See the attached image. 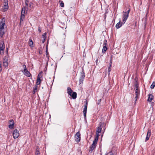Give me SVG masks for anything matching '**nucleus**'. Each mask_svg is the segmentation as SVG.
I'll return each mask as SVG.
<instances>
[{"instance_id":"11","label":"nucleus","mask_w":155,"mask_h":155,"mask_svg":"<svg viewBox=\"0 0 155 155\" xmlns=\"http://www.w3.org/2000/svg\"><path fill=\"white\" fill-rule=\"evenodd\" d=\"M5 19L3 18L2 19V21L0 22V30H4V26L5 24Z\"/></svg>"},{"instance_id":"12","label":"nucleus","mask_w":155,"mask_h":155,"mask_svg":"<svg viewBox=\"0 0 155 155\" xmlns=\"http://www.w3.org/2000/svg\"><path fill=\"white\" fill-rule=\"evenodd\" d=\"M104 124V123L102 122H100L99 124V126L97 127V130H96L97 132L98 133L101 132L102 129V125Z\"/></svg>"},{"instance_id":"1","label":"nucleus","mask_w":155,"mask_h":155,"mask_svg":"<svg viewBox=\"0 0 155 155\" xmlns=\"http://www.w3.org/2000/svg\"><path fill=\"white\" fill-rule=\"evenodd\" d=\"M134 90L135 91V94H136L135 99V101H136L138 97L140 95V90L138 88V85L137 81L136 78L134 79Z\"/></svg>"},{"instance_id":"47","label":"nucleus","mask_w":155,"mask_h":155,"mask_svg":"<svg viewBox=\"0 0 155 155\" xmlns=\"http://www.w3.org/2000/svg\"><path fill=\"white\" fill-rule=\"evenodd\" d=\"M29 0H25V2H29Z\"/></svg>"},{"instance_id":"30","label":"nucleus","mask_w":155,"mask_h":155,"mask_svg":"<svg viewBox=\"0 0 155 155\" xmlns=\"http://www.w3.org/2000/svg\"><path fill=\"white\" fill-rule=\"evenodd\" d=\"M111 66L110 65H109L108 68V72L109 73V74L110 72V71L111 70Z\"/></svg>"},{"instance_id":"32","label":"nucleus","mask_w":155,"mask_h":155,"mask_svg":"<svg viewBox=\"0 0 155 155\" xmlns=\"http://www.w3.org/2000/svg\"><path fill=\"white\" fill-rule=\"evenodd\" d=\"M104 46H107V40H105L104 41Z\"/></svg>"},{"instance_id":"35","label":"nucleus","mask_w":155,"mask_h":155,"mask_svg":"<svg viewBox=\"0 0 155 155\" xmlns=\"http://www.w3.org/2000/svg\"><path fill=\"white\" fill-rule=\"evenodd\" d=\"M60 6L61 7H64V4L63 2H61L60 3Z\"/></svg>"},{"instance_id":"23","label":"nucleus","mask_w":155,"mask_h":155,"mask_svg":"<svg viewBox=\"0 0 155 155\" xmlns=\"http://www.w3.org/2000/svg\"><path fill=\"white\" fill-rule=\"evenodd\" d=\"M5 34L3 30H0V36L2 37L3 35Z\"/></svg>"},{"instance_id":"50","label":"nucleus","mask_w":155,"mask_h":155,"mask_svg":"<svg viewBox=\"0 0 155 155\" xmlns=\"http://www.w3.org/2000/svg\"><path fill=\"white\" fill-rule=\"evenodd\" d=\"M101 99H100L98 100V101H99V102H101Z\"/></svg>"},{"instance_id":"8","label":"nucleus","mask_w":155,"mask_h":155,"mask_svg":"<svg viewBox=\"0 0 155 155\" xmlns=\"http://www.w3.org/2000/svg\"><path fill=\"white\" fill-rule=\"evenodd\" d=\"M13 138L14 139L17 138L19 136V133L18 130L16 129L13 131Z\"/></svg>"},{"instance_id":"17","label":"nucleus","mask_w":155,"mask_h":155,"mask_svg":"<svg viewBox=\"0 0 155 155\" xmlns=\"http://www.w3.org/2000/svg\"><path fill=\"white\" fill-rule=\"evenodd\" d=\"M120 21L118 23H117L116 25V27L117 29L119 28L121 26L122 24H123V22H122V23H120Z\"/></svg>"},{"instance_id":"49","label":"nucleus","mask_w":155,"mask_h":155,"mask_svg":"<svg viewBox=\"0 0 155 155\" xmlns=\"http://www.w3.org/2000/svg\"><path fill=\"white\" fill-rule=\"evenodd\" d=\"M105 155H108V153H106Z\"/></svg>"},{"instance_id":"28","label":"nucleus","mask_w":155,"mask_h":155,"mask_svg":"<svg viewBox=\"0 0 155 155\" xmlns=\"http://www.w3.org/2000/svg\"><path fill=\"white\" fill-rule=\"evenodd\" d=\"M107 50V46H104L103 49H102V52H103V51L105 52Z\"/></svg>"},{"instance_id":"10","label":"nucleus","mask_w":155,"mask_h":155,"mask_svg":"<svg viewBox=\"0 0 155 155\" xmlns=\"http://www.w3.org/2000/svg\"><path fill=\"white\" fill-rule=\"evenodd\" d=\"M80 134L79 132H77L76 134L75 135V141L77 142H79L80 141L81 137H80Z\"/></svg>"},{"instance_id":"42","label":"nucleus","mask_w":155,"mask_h":155,"mask_svg":"<svg viewBox=\"0 0 155 155\" xmlns=\"http://www.w3.org/2000/svg\"><path fill=\"white\" fill-rule=\"evenodd\" d=\"M28 2H25V5H26V6H28Z\"/></svg>"},{"instance_id":"7","label":"nucleus","mask_w":155,"mask_h":155,"mask_svg":"<svg viewBox=\"0 0 155 155\" xmlns=\"http://www.w3.org/2000/svg\"><path fill=\"white\" fill-rule=\"evenodd\" d=\"M87 101H86V103L84 105V107L83 111V113L84 114V118L86 119V113H87Z\"/></svg>"},{"instance_id":"38","label":"nucleus","mask_w":155,"mask_h":155,"mask_svg":"<svg viewBox=\"0 0 155 155\" xmlns=\"http://www.w3.org/2000/svg\"><path fill=\"white\" fill-rule=\"evenodd\" d=\"M33 5V3L32 2H30L29 3V7H31V6Z\"/></svg>"},{"instance_id":"46","label":"nucleus","mask_w":155,"mask_h":155,"mask_svg":"<svg viewBox=\"0 0 155 155\" xmlns=\"http://www.w3.org/2000/svg\"><path fill=\"white\" fill-rule=\"evenodd\" d=\"M98 61V59H97L96 60V63H97V62Z\"/></svg>"},{"instance_id":"3","label":"nucleus","mask_w":155,"mask_h":155,"mask_svg":"<svg viewBox=\"0 0 155 155\" xmlns=\"http://www.w3.org/2000/svg\"><path fill=\"white\" fill-rule=\"evenodd\" d=\"M130 11V9H129L128 10H127V12H123V24H124L125 22L127 20L128 18L129 15V13Z\"/></svg>"},{"instance_id":"43","label":"nucleus","mask_w":155,"mask_h":155,"mask_svg":"<svg viewBox=\"0 0 155 155\" xmlns=\"http://www.w3.org/2000/svg\"><path fill=\"white\" fill-rule=\"evenodd\" d=\"M4 1V2H8V0H3Z\"/></svg>"},{"instance_id":"33","label":"nucleus","mask_w":155,"mask_h":155,"mask_svg":"<svg viewBox=\"0 0 155 155\" xmlns=\"http://www.w3.org/2000/svg\"><path fill=\"white\" fill-rule=\"evenodd\" d=\"M108 155H114L112 151H111L108 153Z\"/></svg>"},{"instance_id":"26","label":"nucleus","mask_w":155,"mask_h":155,"mask_svg":"<svg viewBox=\"0 0 155 155\" xmlns=\"http://www.w3.org/2000/svg\"><path fill=\"white\" fill-rule=\"evenodd\" d=\"M4 8L5 9V11H6L8 8V5H4Z\"/></svg>"},{"instance_id":"13","label":"nucleus","mask_w":155,"mask_h":155,"mask_svg":"<svg viewBox=\"0 0 155 155\" xmlns=\"http://www.w3.org/2000/svg\"><path fill=\"white\" fill-rule=\"evenodd\" d=\"M14 122L13 120H11L9 121V128L10 129H12L13 128L14 125Z\"/></svg>"},{"instance_id":"4","label":"nucleus","mask_w":155,"mask_h":155,"mask_svg":"<svg viewBox=\"0 0 155 155\" xmlns=\"http://www.w3.org/2000/svg\"><path fill=\"white\" fill-rule=\"evenodd\" d=\"M22 66L24 68L23 70L22 71L24 74L28 77H31V75L30 72L27 70L25 65L24 64Z\"/></svg>"},{"instance_id":"34","label":"nucleus","mask_w":155,"mask_h":155,"mask_svg":"<svg viewBox=\"0 0 155 155\" xmlns=\"http://www.w3.org/2000/svg\"><path fill=\"white\" fill-rule=\"evenodd\" d=\"M37 89V86H36L34 88V92L35 93L36 92Z\"/></svg>"},{"instance_id":"27","label":"nucleus","mask_w":155,"mask_h":155,"mask_svg":"<svg viewBox=\"0 0 155 155\" xmlns=\"http://www.w3.org/2000/svg\"><path fill=\"white\" fill-rule=\"evenodd\" d=\"M3 62H8V59L6 56H5L4 57L3 60Z\"/></svg>"},{"instance_id":"41","label":"nucleus","mask_w":155,"mask_h":155,"mask_svg":"<svg viewBox=\"0 0 155 155\" xmlns=\"http://www.w3.org/2000/svg\"><path fill=\"white\" fill-rule=\"evenodd\" d=\"M111 64H112V62H111V60L109 63V65H110L111 66Z\"/></svg>"},{"instance_id":"20","label":"nucleus","mask_w":155,"mask_h":155,"mask_svg":"<svg viewBox=\"0 0 155 155\" xmlns=\"http://www.w3.org/2000/svg\"><path fill=\"white\" fill-rule=\"evenodd\" d=\"M33 43L32 40L31 39H29L28 41L29 45L31 47H33Z\"/></svg>"},{"instance_id":"40","label":"nucleus","mask_w":155,"mask_h":155,"mask_svg":"<svg viewBox=\"0 0 155 155\" xmlns=\"http://www.w3.org/2000/svg\"><path fill=\"white\" fill-rule=\"evenodd\" d=\"M4 5H8V2H4Z\"/></svg>"},{"instance_id":"51","label":"nucleus","mask_w":155,"mask_h":155,"mask_svg":"<svg viewBox=\"0 0 155 155\" xmlns=\"http://www.w3.org/2000/svg\"><path fill=\"white\" fill-rule=\"evenodd\" d=\"M100 155H102V154H101V153H100Z\"/></svg>"},{"instance_id":"5","label":"nucleus","mask_w":155,"mask_h":155,"mask_svg":"<svg viewBox=\"0 0 155 155\" xmlns=\"http://www.w3.org/2000/svg\"><path fill=\"white\" fill-rule=\"evenodd\" d=\"M85 76V73L84 70H83L81 73V76L79 80V84L83 83V81L84 79Z\"/></svg>"},{"instance_id":"9","label":"nucleus","mask_w":155,"mask_h":155,"mask_svg":"<svg viewBox=\"0 0 155 155\" xmlns=\"http://www.w3.org/2000/svg\"><path fill=\"white\" fill-rule=\"evenodd\" d=\"M97 142L94 140L92 144L90 147V150H89V152L91 151L92 152L95 149Z\"/></svg>"},{"instance_id":"6","label":"nucleus","mask_w":155,"mask_h":155,"mask_svg":"<svg viewBox=\"0 0 155 155\" xmlns=\"http://www.w3.org/2000/svg\"><path fill=\"white\" fill-rule=\"evenodd\" d=\"M42 71H41L39 73L36 82V84L37 85L40 84L41 83V80L40 79V78L42 77Z\"/></svg>"},{"instance_id":"22","label":"nucleus","mask_w":155,"mask_h":155,"mask_svg":"<svg viewBox=\"0 0 155 155\" xmlns=\"http://www.w3.org/2000/svg\"><path fill=\"white\" fill-rule=\"evenodd\" d=\"M39 148L38 147H37L36 149V151L35 152V155H39L40 153L39 151Z\"/></svg>"},{"instance_id":"31","label":"nucleus","mask_w":155,"mask_h":155,"mask_svg":"<svg viewBox=\"0 0 155 155\" xmlns=\"http://www.w3.org/2000/svg\"><path fill=\"white\" fill-rule=\"evenodd\" d=\"M25 15H24V16H22V15H21L20 18V22H21V21H23V19L25 18Z\"/></svg>"},{"instance_id":"48","label":"nucleus","mask_w":155,"mask_h":155,"mask_svg":"<svg viewBox=\"0 0 155 155\" xmlns=\"http://www.w3.org/2000/svg\"><path fill=\"white\" fill-rule=\"evenodd\" d=\"M45 40H44V39L42 41V43H44Z\"/></svg>"},{"instance_id":"44","label":"nucleus","mask_w":155,"mask_h":155,"mask_svg":"<svg viewBox=\"0 0 155 155\" xmlns=\"http://www.w3.org/2000/svg\"><path fill=\"white\" fill-rule=\"evenodd\" d=\"M38 31L39 32H41V30L39 29V28L38 29Z\"/></svg>"},{"instance_id":"45","label":"nucleus","mask_w":155,"mask_h":155,"mask_svg":"<svg viewBox=\"0 0 155 155\" xmlns=\"http://www.w3.org/2000/svg\"><path fill=\"white\" fill-rule=\"evenodd\" d=\"M48 53V51H47V50L46 51V55H47Z\"/></svg>"},{"instance_id":"2","label":"nucleus","mask_w":155,"mask_h":155,"mask_svg":"<svg viewBox=\"0 0 155 155\" xmlns=\"http://www.w3.org/2000/svg\"><path fill=\"white\" fill-rule=\"evenodd\" d=\"M67 93L74 99H75L76 98L77 93L75 92H73L72 90L70 87H68L67 88Z\"/></svg>"},{"instance_id":"15","label":"nucleus","mask_w":155,"mask_h":155,"mask_svg":"<svg viewBox=\"0 0 155 155\" xmlns=\"http://www.w3.org/2000/svg\"><path fill=\"white\" fill-rule=\"evenodd\" d=\"M5 49V45L3 41H1L0 43V50H4Z\"/></svg>"},{"instance_id":"24","label":"nucleus","mask_w":155,"mask_h":155,"mask_svg":"<svg viewBox=\"0 0 155 155\" xmlns=\"http://www.w3.org/2000/svg\"><path fill=\"white\" fill-rule=\"evenodd\" d=\"M155 86V81H153L150 86V88L152 89H153Z\"/></svg>"},{"instance_id":"16","label":"nucleus","mask_w":155,"mask_h":155,"mask_svg":"<svg viewBox=\"0 0 155 155\" xmlns=\"http://www.w3.org/2000/svg\"><path fill=\"white\" fill-rule=\"evenodd\" d=\"M26 7L25 6H23L21 9V15H22V16H24L25 15V12Z\"/></svg>"},{"instance_id":"37","label":"nucleus","mask_w":155,"mask_h":155,"mask_svg":"<svg viewBox=\"0 0 155 155\" xmlns=\"http://www.w3.org/2000/svg\"><path fill=\"white\" fill-rule=\"evenodd\" d=\"M2 62L0 61V72L2 71Z\"/></svg>"},{"instance_id":"29","label":"nucleus","mask_w":155,"mask_h":155,"mask_svg":"<svg viewBox=\"0 0 155 155\" xmlns=\"http://www.w3.org/2000/svg\"><path fill=\"white\" fill-rule=\"evenodd\" d=\"M46 33H45L43 34L42 35L43 38V39H44V40H45V39H46Z\"/></svg>"},{"instance_id":"14","label":"nucleus","mask_w":155,"mask_h":155,"mask_svg":"<svg viewBox=\"0 0 155 155\" xmlns=\"http://www.w3.org/2000/svg\"><path fill=\"white\" fill-rule=\"evenodd\" d=\"M151 134V131L149 129L147 131V136L146 138L145 141H147L148 140Z\"/></svg>"},{"instance_id":"21","label":"nucleus","mask_w":155,"mask_h":155,"mask_svg":"<svg viewBox=\"0 0 155 155\" xmlns=\"http://www.w3.org/2000/svg\"><path fill=\"white\" fill-rule=\"evenodd\" d=\"M52 80L51 79V78H49L47 80L46 82L47 84L48 85V84L49 85H51V84L52 83Z\"/></svg>"},{"instance_id":"18","label":"nucleus","mask_w":155,"mask_h":155,"mask_svg":"<svg viewBox=\"0 0 155 155\" xmlns=\"http://www.w3.org/2000/svg\"><path fill=\"white\" fill-rule=\"evenodd\" d=\"M153 96L152 94H149L147 101L151 102L153 99Z\"/></svg>"},{"instance_id":"25","label":"nucleus","mask_w":155,"mask_h":155,"mask_svg":"<svg viewBox=\"0 0 155 155\" xmlns=\"http://www.w3.org/2000/svg\"><path fill=\"white\" fill-rule=\"evenodd\" d=\"M8 65V62H3V66L5 67H7Z\"/></svg>"},{"instance_id":"39","label":"nucleus","mask_w":155,"mask_h":155,"mask_svg":"<svg viewBox=\"0 0 155 155\" xmlns=\"http://www.w3.org/2000/svg\"><path fill=\"white\" fill-rule=\"evenodd\" d=\"M8 48H6V49L5 51L7 54L8 53Z\"/></svg>"},{"instance_id":"36","label":"nucleus","mask_w":155,"mask_h":155,"mask_svg":"<svg viewBox=\"0 0 155 155\" xmlns=\"http://www.w3.org/2000/svg\"><path fill=\"white\" fill-rule=\"evenodd\" d=\"M4 50H0V54L1 55H3L4 54Z\"/></svg>"},{"instance_id":"19","label":"nucleus","mask_w":155,"mask_h":155,"mask_svg":"<svg viewBox=\"0 0 155 155\" xmlns=\"http://www.w3.org/2000/svg\"><path fill=\"white\" fill-rule=\"evenodd\" d=\"M99 133H98L97 132H96V137L94 140L95 141H98V137L100 136L99 134Z\"/></svg>"}]
</instances>
